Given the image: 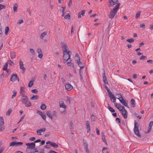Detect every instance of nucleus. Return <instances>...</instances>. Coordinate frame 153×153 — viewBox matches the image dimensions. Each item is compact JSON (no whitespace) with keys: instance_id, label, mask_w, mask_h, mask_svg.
Masks as SVG:
<instances>
[{"instance_id":"obj_57","label":"nucleus","mask_w":153,"mask_h":153,"mask_svg":"<svg viewBox=\"0 0 153 153\" xmlns=\"http://www.w3.org/2000/svg\"><path fill=\"white\" fill-rule=\"evenodd\" d=\"M5 148L4 147H2L0 149V153H2L4 150Z\"/></svg>"},{"instance_id":"obj_43","label":"nucleus","mask_w":153,"mask_h":153,"mask_svg":"<svg viewBox=\"0 0 153 153\" xmlns=\"http://www.w3.org/2000/svg\"><path fill=\"white\" fill-rule=\"evenodd\" d=\"M40 108L42 110H45L46 108V106L44 104H42L40 106Z\"/></svg>"},{"instance_id":"obj_59","label":"nucleus","mask_w":153,"mask_h":153,"mask_svg":"<svg viewBox=\"0 0 153 153\" xmlns=\"http://www.w3.org/2000/svg\"><path fill=\"white\" fill-rule=\"evenodd\" d=\"M140 27L141 28H145V24L144 23H142V24H140Z\"/></svg>"},{"instance_id":"obj_61","label":"nucleus","mask_w":153,"mask_h":153,"mask_svg":"<svg viewBox=\"0 0 153 153\" xmlns=\"http://www.w3.org/2000/svg\"><path fill=\"white\" fill-rule=\"evenodd\" d=\"M37 52L38 54L42 53L41 50L40 49H38L37 50Z\"/></svg>"},{"instance_id":"obj_25","label":"nucleus","mask_w":153,"mask_h":153,"mask_svg":"<svg viewBox=\"0 0 153 153\" xmlns=\"http://www.w3.org/2000/svg\"><path fill=\"white\" fill-rule=\"evenodd\" d=\"M76 63L79 66L80 68V69H81L82 68H84V65L83 64L80 62V61L77 62Z\"/></svg>"},{"instance_id":"obj_32","label":"nucleus","mask_w":153,"mask_h":153,"mask_svg":"<svg viewBox=\"0 0 153 153\" xmlns=\"http://www.w3.org/2000/svg\"><path fill=\"white\" fill-rule=\"evenodd\" d=\"M47 32H44L42 33L40 36V38L41 39H42L47 34Z\"/></svg>"},{"instance_id":"obj_13","label":"nucleus","mask_w":153,"mask_h":153,"mask_svg":"<svg viewBox=\"0 0 153 153\" xmlns=\"http://www.w3.org/2000/svg\"><path fill=\"white\" fill-rule=\"evenodd\" d=\"M65 89L68 91L71 90L73 88V86L70 84H66L65 85Z\"/></svg>"},{"instance_id":"obj_50","label":"nucleus","mask_w":153,"mask_h":153,"mask_svg":"<svg viewBox=\"0 0 153 153\" xmlns=\"http://www.w3.org/2000/svg\"><path fill=\"white\" fill-rule=\"evenodd\" d=\"M102 139L103 141L105 143H106V139H105L104 135H102Z\"/></svg>"},{"instance_id":"obj_11","label":"nucleus","mask_w":153,"mask_h":153,"mask_svg":"<svg viewBox=\"0 0 153 153\" xmlns=\"http://www.w3.org/2000/svg\"><path fill=\"white\" fill-rule=\"evenodd\" d=\"M19 66L20 68L22 70L21 72L23 74L24 73L25 68L24 67V64L21 61H19Z\"/></svg>"},{"instance_id":"obj_17","label":"nucleus","mask_w":153,"mask_h":153,"mask_svg":"<svg viewBox=\"0 0 153 153\" xmlns=\"http://www.w3.org/2000/svg\"><path fill=\"white\" fill-rule=\"evenodd\" d=\"M38 114L41 116L42 119L45 120L46 119V116L45 113L39 111H38Z\"/></svg>"},{"instance_id":"obj_10","label":"nucleus","mask_w":153,"mask_h":153,"mask_svg":"<svg viewBox=\"0 0 153 153\" xmlns=\"http://www.w3.org/2000/svg\"><path fill=\"white\" fill-rule=\"evenodd\" d=\"M46 130V129L45 128H42L41 129H38L36 131L37 134L39 135H41V133H44Z\"/></svg>"},{"instance_id":"obj_27","label":"nucleus","mask_w":153,"mask_h":153,"mask_svg":"<svg viewBox=\"0 0 153 153\" xmlns=\"http://www.w3.org/2000/svg\"><path fill=\"white\" fill-rule=\"evenodd\" d=\"M51 146L55 148H58L59 147V146L58 144L53 142H52Z\"/></svg>"},{"instance_id":"obj_64","label":"nucleus","mask_w":153,"mask_h":153,"mask_svg":"<svg viewBox=\"0 0 153 153\" xmlns=\"http://www.w3.org/2000/svg\"><path fill=\"white\" fill-rule=\"evenodd\" d=\"M36 139V138L34 137H31L30 139L29 140L30 141H34Z\"/></svg>"},{"instance_id":"obj_40","label":"nucleus","mask_w":153,"mask_h":153,"mask_svg":"<svg viewBox=\"0 0 153 153\" xmlns=\"http://www.w3.org/2000/svg\"><path fill=\"white\" fill-rule=\"evenodd\" d=\"M23 144V143L22 142H16V147L22 146Z\"/></svg>"},{"instance_id":"obj_45","label":"nucleus","mask_w":153,"mask_h":153,"mask_svg":"<svg viewBox=\"0 0 153 153\" xmlns=\"http://www.w3.org/2000/svg\"><path fill=\"white\" fill-rule=\"evenodd\" d=\"M74 25H72L71 29V35H72L74 33Z\"/></svg>"},{"instance_id":"obj_58","label":"nucleus","mask_w":153,"mask_h":153,"mask_svg":"<svg viewBox=\"0 0 153 153\" xmlns=\"http://www.w3.org/2000/svg\"><path fill=\"white\" fill-rule=\"evenodd\" d=\"M106 90L108 92V95L111 94L112 93L109 90V89H108V88L107 89H106Z\"/></svg>"},{"instance_id":"obj_15","label":"nucleus","mask_w":153,"mask_h":153,"mask_svg":"<svg viewBox=\"0 0 153 153\" xmlns=\"http://www.w3.org/2000/svg\"><path fill=\"white\" fill-rule=\"evenodd\" d=\"M119 100L120 102L125 106L128 107V105L127 103L126 102V101L123 99V98H122V99H119Z\"/></svg>"},{"instance_id":"obj_55","label":"nucleus","mask_w":153,"mask_h":153,"mask_svg":"<svg viewBox=\"0 0 153 153\" xmlns=\"http://www.w3.org/2000/svg\"><path fill=\"white\" fill-rule=\"evenodd\" d=\"M153 125V121H151L150 122L149 127L152 128Z\"/></svg>"},{"instance_id":"obj_39","label":"nucleus","mask_w":153,"mask_h":153,"mask_svg":"<svg viewBox=\"0 0 153 153\" xmlns=\"http://www.w3.org/2000/svg\"><path fill=\"white\" fill-rule=\"evenodd\" d=\"M33 84V81H29L28 84V86L29 87H32Z\"/></svg>"},{"instance_id":"obj_9","label":"nucleus","mask_w":153,"mask_h":153,"mask_svg":"<svg viewBox=\"0 0 153 153\" xmlns=\"http://www.w3.org/2000/svg\"><path fill=\"white\" fill-rule=\"evenodd\" d=\"M120 112L124 118L126 119L127 118L128 112L125 108L124 110H123Z\"/></svg>"},{"instance_id":"obj_60","label":"nucleus","mask_w":153,"mask_h":153,"mask_svg":"<svg viewBox=\"0 0 153 153\" xmlns=\"http://www.w3.org/2000/svg\"><path fill=\"white\" fill-rule=\"evenodd\" d=\"M84 150L85 151V153H90V151L88 148L84 149Z\"/></svg>"},{"instance_id":"obj_12","label":"nucleus","mask_w":153,"mask_h":153,"mask_svg":"<svg viewBox=\"0 0 153 153\" xmlns=\"http://www.w3.org/2000/svg\"><path fill=\"white\" fill-rule=\"evenodd\" d=\"M86 128L87 133L89 132L91 130L90 123L89 121L87 120L85 121Z\"/></svg>"},{"instance_id":"obj_49","label":"nucleus","mask_w":153,"mask_h":153,"mask_svg":"<svg viewBox=\"0 0 153 153\" xmlns=\"http://www.w3.org/2000/svg\"><path fill=\"white\" fill-rule=\"evenodd\" d=\"M31 91L32 92L35 94L37 93L38 92V90L36 89H34L32 90Z\"/></svg>"},{"instance_id":"obj_19","label":"nucleus","mask_w":153,"mask_h":153,"mask_svg":"<svg viewBox=\"0 0 153 153\" xmlns=\"http://www.w3.org/2000/svg\"><path fill=\"white\" fill-rule=\"evenodd\" d=\"M47 116L51 119H52V114L50 111H48L46 112Z\"/></svg>"},{"instance_id":"obj_33","label":"nucleus","mask_w":153,"mask_h":153,"mask_svg":"<svg viewBox=\"0 0 153 153\" xmlns=\"http://www.w3.org/2000/svg\"><path fill=\"white\" fill-rule=\"evenodd\" d=\"M140 11H138L137 12L135 16V18L136 19H138L140 16Z\"/></svg>"},{"instance_id":"obj_22","label":"nucleus","mask_w":153,"mask_h":153,"mask_svg":"<svg viewBox=\"0 0 153 153\" xmlns=\"http://www.w3.org/2000/svg\"><path fill=\"white\" fill-rule=\"evenodd\" d=\"M130 103L133 107L134 108L135 107V101L133 99H132L131 100Z\"/></svg>"},{"instance_id":"obj_1","label":"nucleus","mask_w":153,"mask_h":153,"mask_svg":"<svg viewBox=\"0 0 153 153\" xmlns=\"http://www.w3.org/2000/svg\"><path fill=\"white\" fill-rule=\"evenodd\" d=\"M25 145L27 146L26 150L27 153H32L38 152L35 148L36 144L34 143H26Z\"/></svg>"},{"instance_id":"obj_56","label":"nucleus","mask_w":153,"mask_h":153,"mask_svg":"<svg viewBox=\"0 0 153 153\" xmlns=\"http://www.w3.org/2000/svg\"><path fill=\"white\" fill-rule=\"evenodd\" d=\"M72 0H70L68 4V6L69 7H70L72 5Z\"/></svg>"},{"instance_id":"obj_63","label":"nucleus","mask_w":153,"mask_h":153,"mask_svg":"<svg viewBox=\"0 0 153 153\" xmlns=\"http://www.w3.org/2000/svg\"><path fill=\"white\" fill-rule=\"evenodd\" d=\"M116 121L118 123H120V119L118 117L116 119Z\"/></svg>"},{"instance_id":"obj_3","label":"nucleus","mask_w":153,"mask_h":153,"mask_svg":"<svg viewBox=\"0 0 153 153\" xmlns=\"http://www.w3.org/2000/svg\"><path fill=\"white\" fill-rule=\"evenodd\" d=\"M71 54V53H63V62L64 63L67 62L66 64L68 65H70L69 64L71 63V61L70 58V56Z\"/></svg>"},{"instance_id":"obj_46","label":"nucleus","mask_w":153,"mask_h":153,"mask_svg":"<svg viewBox=\"0 0 153 153\" xmlns=\"http://www.w3.org/2000/svg\"><path fill=\"white\" fill-rule=\"evenodd\" d=\"M7 63V64H9L10 65H13L14 64L13 62L10 60H8Z\"/></svg>"},{"instance_id":"obj_52","label":"nucleus","mask_w":153,"mask_h":153,"mask_svg":"<svg viewBox=\"0 0 153 153\" xmlns=\"http://www.w3.org/2000/svg\"><path fill=\"white\" fill-rule=\"evenodd\" d=\"M91 119L93 121H95V117L93 114H91Z\"/></svg>"},{"instance_id":"obj_8","label":"nucleus","mask_w":153,"mask_h":153,"mask_svg":"<svg viewBox=\"0 0 153 153\" xmlns=\"http://www.w3.org/2000/svg\"><path fill=\"white\" fill-rule=\"evenodd\" d=\"M18 76L16 74H13L11 76L10 80L12 82H14L17 80Z\"/></svg>"},{"instance_id":"obj_7","label":"nucleus","mask_w":153,"mask_h":153,"mask_svg":"<svg viewBox=\"0 0 153 153\" xmlns=\"http://www.w3.org/2000/svg\"><path fill=\"white\" fill-rule=\"evenodd\" d=\"M118 0H109L108 1V6L109 7H113L114 5L120 4L118 3Z\"/></svg>"},{"instance_id":"obj_5","label":"nucleus","mask_w":153,"mask_h":153,"mask_svg":"<svg viewBox=\"0 0 153 153\" xmlns=\"http://www.w3.org/2000/svg\"><path fill=\"white\" fill-rule=\"evenodd\" d=\"M134 125V132L135 134L138 137L140 138L141 137V135L139 134V131L138 128L139 125L137 122L135 121Z\"/></svg>"},{"instance_id":"obj_29","label":"nucleus","mask_w":153,"mask_h":153,"mask_svg":"<svg viewBox=\"0 0 153 153\" xmlns=\"http://www.w3.org/2000/svg\"><path fill=\"white\" fill-rule=\"evenodd\" d=\"M38 96L37 95H33L30 99L31 100H35L37 99Z\"/></svg>"},{"instance_id":"obj_62","label":"nucleus","mask_w":153,"mask_h":153,"mask_svg":"<svg viewBox=\"0 0 153 153\" xmlns=\"http://www.w3.org/2000/svg\"><path fill=\"white\" fill-rule=\"evenodd\" d=\"M85 10H82L81 11V14L82 15V16H83L85 13Z\"/></svg>"},{"instance_id":"obj_36","label":"nucleus","mask_w":153,"mask_h":153,"mask_svg":"<svg viewBox=\"0 0 153 153\" xmlns=\"http://www.w3.org/2000/svg\"><path fill=\"white\" fill-rule=\"evenodd\" d=\"M13 94L12 95V98L13 99L15 97L16 95L17 91L15 90H13Z\"/></svg>"},{"instance_id":"obj_20","label":"nucleus","mask_w":153,"mask_h":153,"mask_svg":"<svg viewBox=\"0 0 153 153\" xmlns=\"http://www.w3.org/2000/svg\"><path fill=\"white\" fill-rule=\"evenodd\" d=\"M75 59L76 63L79 62V61H80V57L79 54L78 53H76V54L75 56Z\"/></svg>"},{"instance_id":"obj_14","label":"nucleus","mask_w":153,"mask_h":153,"mask_svg":"<svg viewBox=\"0 0 153 153\" xmlns=\"http://www.w3.org/2000/svg\"><path fill=\"white\" fill-rule=\"evenodd\" d=\"M108 95L110 98L111 101L112 102L115 103L116 102V99L114 95L112 93L111 94L109 95Z\"/></svg>"},{"instance_id":"obj_2","label":"nucleus","mask_w":153,"mask_h":153,"mask_svg":"<svg viewBox=\"0 0 153 153\" xmlns=\"http://www.w3.org/2000/svg\"><path fill=\"white\" fill-rule=\"evenodd\" d=\"M21 102L26 107H30L31 106V103L30 101L27 96L26 95L21 96Z\"/></svg>"},{"instance_id":"obj_38","label":"nucleus","mask_w":153,"mask_h":153,"mask_svg":"<svg viewBox=\"0 0 153 153\" xmlns=\"http://www.w3.org/2000/svg\"><path fill=\"white\" fill-rule=\"evenodd\" d=\"M7 63H6L4 65L3 69L4 71H7Z\"/></svg>"},{"instance_id":"obj_18","label":"nucleus","mask_w":153,"mask_h":153,"mask_svg":"<svg viewBox=\"0 0 153 153\" xmlns=\"http://www.w3.org/2000/svg\"><path fill=\"white\" fill-rule=\"evenodd\" d=\"M10 56L11 58L13 59L16 57V53L14 52H11L10 53Z\"/></svg>"},{"instance_id":"obj_42","label":"nucleus","mask_w":153,"mask_h":153,"mask_svg":"<svg viewBox=\"0 0 153 153\" xmlns=\"http://www.w3.org/2000/svg\"><path fill=\"white\" fill-rule=\"evenodd\" d=\"M73 125H74V123H73V122H72V121H71L70 122V126L71 127L70 130H71V131H72V129H74Z\"/></svg>"},{"instance_id":"obj_37","label":"nucleus","mask_w":153,"mask_h":153,"mask_svg":"<svg viewBox=\"0 0 153 153\" xmlns=\"http://www.w3.org/2000/svg\"><path fill=\"white\" fill-rule=\"evenodd\" d=\"M12 111V109L10 108L8 109V110L6 112V115L7 116L10 115V114L11 112Z\"/></svg>"},{"instance_id":"obj_23","label":"nucleus","mask_w":153,"mask_h":153,"mask_svg":"<svg viewBox=\"0 0 153 153\" xmlns=\"http://www.w3.org/2000/svg\"><path fill=\"white\" fill-rule=\"evenodd\" d=\"M25 88L23 86H21L20 88V93L22 96L25 95L24 94Z\"/></svg>"},{"instance_id":"obj_24","label":"nucleus","mask_w":153,"mask_h":153,"mask_svg":"<svg viewBox=\"0 0 153 153\" xmlns=\"http://www.w3.org/2000/svg\"><path fill=\"white\" fill-rule=\"evenodd\" d=\"M83 144L84 147V149L88 148V144L87 141L85 140H84L83 141Z\"/></svg>"},{"instance_id":"obj_6","label":"nucleus","mask_w":153,"mask_h":153,"mask_svg":"<svg viewBox=\"0 0 153 153\" xmlns=\"http://www.w3.org/2000/svg\"><path fill=\"white\" fill-rule=\"evenodd\" d=\"M61 46L63 51V53H71V51H68V47L66 44L64 43V42H61Z\"/></svg>"},{"instance_id":"obj_30","label":"nucleus","mask_w":153,"mask_h":153,"mask_svg":"<svg viewBox=\"0 0 153 153\" xmlns=\"http://www.w3.org/2000/svg\"><path fill=\"white\" fill-rule=\"evenodd\" d=\"M17 7L18 5L17 4H14L13 6V10L14 12H17Z\"/></svg>"},{"instance_id":"obj_44","label":"nucleus","mask_w":153,"mask_h":153,"mask_svg":"<svg viewBox=\"0 0 153 153\" xmlns=\"http://www.w3.org/2000/svg\"><path fill=\"white\" fill-rule=\"evenodd\" d=\"M30 53L32 54V55H34L35 54V52L33 49L32 48H30Z\"/></svg>"},{"instance_id":"obj_21","label":"nucleus","mask_w":153,"mask_h":153,"mask_svg":"<svg viewBox=\"0 0 153 153\" xmlns=\"http://www.w3.org/2000/svg\"><path fill=\"white\" fill-rule=\"evenodd\" d=\"M0 126L1 127H3V126L4 124V120L3 118V117L1 116L0 117Z\"/></svg>"},{"instance_id":"obj_16","label":"nucleus","mask_w":153,"mask_h":153,"mask_svg":"<svg viewBox=\"0 0 153 153\" xmlns=\"http://www.w3.org/2000/svg\"><path fill=\"white\" fill-rule=\"evenodd\" d=\"M102 80L104 83L105 84H108V81L107 80V78L106 77L105 71L102 74Z\"/></svg>"},{"instance_id":"obj_54","label":"nucleus","mask_w":153,"mask_h":153,"mask_svg":"<svg viewBox=\"0 0 153 153\" xmlns=\"http://www.w3.org/2000/svg\"><path fill=\"white\" fill-rule=\"evenodd\" d=\"M146 58V56H141L140 58V60H144Z\"/></svg>"},{"instance_id":"obj_4","label":"nucleus","mask_w":153,"mask_h":153,"mask_svg":"<svg viewBox=\"0 0 153 153\" xmlns=\"http://www.w3.org/2000/svg\"><path fill=\"white\" fill-rule=\"evenodd\" d=\"M120 5V4H117L114 7L111 11L109 15V17L110 18L112 19L114 17L115 14L116 13L118 10L119 9Z\"/></svg>"},{"instance_id":"obj_51","label":"nucleus","mask_w":153,"mask_h":153,"mask_svg":"<svg viewBox=\"0 0 153 153\" xmlns=\"http://www.w3.org/2000/svg\"><path fill=\"white\" fill-rule=\"evenodd\" d=\"M52 113V116H53L54 117H56V112L55 111H53Z\"/></svg>"},{"instance_id":"obj_35","label":"nucleus","mask_w":153,"mask_h":153,"mask_svg":"<svg viewBox=\"0 0 153 153\" xmlns=\"http://www.w3.org/2000/svg\"><path fill=\"white\" fill-rule=\"evenodd\" d=\"M5 35H7L9 31V28L8 27H6L5 28Z\"/></svg>"},{"instance_id":"obj_31","label":"nucleus","mask_w":153,"mask_h":153,"mask_svg":"<svg viewBox=\"0 0 153 153\" xmlns=\"http://www.w3.org/2000/svg\"><path fill=\"white\" fill-rule=\"evenodd\" d=\"M108 109L112 112H114L115 111L112 108L110 107L109 104L108 105L107 107Z\"/></svg>"},{"instance_id":"obj_47","label":"nucleus","mask_w":153,"mask_h":153,"mask_svg":"<svg viewBox=\"0 0 153 153\" xmlns=\"http://www.w3.org/2000/svg\"><path fill=\"white\" fill-rule=\"evenodd\" d=\"M64 18L66 19H70V16L69 14V13L67 14L64 16Z\"/></svg>"},{"instance_id":"obj_53","label":"nucleus","mask_w":153,"mask_h":153,"mask_svg":"<svg viewBox=\"0 0 153 153\" xmlns=\"http://www.w3.org/2000/svg\"><path fill=\"white\" fill-rule=\"evenodd\" d=\"M116 95L118 96V99L119 100V99H122V98H123L122 97V95L121 94H116Z\"/></svg>"},{"instance_id":"obj_34","label":"nucleus","mask_w":153,"mask_h":153,"mask_svg":"<svg viewBox=\"0 0 153 153\" xmlns=\"http://www.w3.org/2000/svg\"><path fill=\"white\" fill-rule=\"evenodd\" d=\"M9 146H16V142H12L10 143Z\"/></svg>"},{"instance_id":"obj_26","label":"nucleus","mask_w":153,"mask_h":153,"mask_svg":"<svg viewBox=\"0 0 153 153\" xmlns=\"http://www.w3.org/2000/svg\"><path fill=\"white\" fill-rule=\"evenodd\" d=\"M119 107H117V108L121 112L123 110H124L125 108L123 106L121 105V104L118 105Z\"/></svg>"},{"instance_id":"obj_41","label":"nucleus","mask_w":153,"mask_h":153,"mask_svg":"<svg viewBox=\"0 0 153 153\" xmlns=\"http://www.w3.org/2000/svg\"><path fill=\"white\" fill-rule=\"evenodd\" d=\"M126 41L129 43H132L134 42V39L133 38H131L127 39Z\"/></svg>"},{"instance_id":"obj_48","label":"nucleus","mask_w":153,"mask_h":153,"mask_svg":"<svg viewBox=\"0 0 153 153\" xmlns=\"http://www.w3.org/2000/svg\"><path fill=\"white\" fill-rule=\"evenodd\" d=\"M5 6L4 5L0 4V10L2 9H5Z\"/></svg>"},{"instance_id":"obj_28","label":"nucleus","mask_w":153,"mask_h":153,"mask_svg":"<svg viewBox=\"0 0 153 153\" xmlns=\"http://www.w3.org/2000/svg\"><path fill=\"white\" fill-rule=\"evenodd\" d=\"M60 106L62 108H66V105L64 104V103L62 101H61V102L59 103Z\"/></svg>"}]
</instances>
